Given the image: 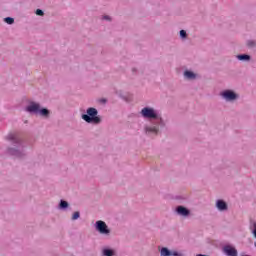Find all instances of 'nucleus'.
<instances>
[{"label":"nucleus","instance_id":"6ab92c4d","mask_svg":"<svg viewBox=\"0 0 256 256\" xmlns=\"http://www.w3.org/2000/svg\"><path fill=\"white\" fill-rule=\"evenodd\" d=\"M170 256H183V255L177 251H172Z\"/></svg>","mask_w":256,"mask_h":256},{"label":"nucleus","instance_id":"4468645a","mask_svg":"<svg viewBox=\"0 0 256 256\" xmlns=\"http://www.w3.org/2000/svg\"><path fill=\"white\" fill-rule=\"evenodd\" d=\"M250 231H251L254 239H256V222H252L250 224Z\"/></svg>","mask_w":256,"mask_h":256},{"label":"nucleus","instance_id":"0eeeda50","mask_svg":"<svg viewBox=\"0 0 256 256\" xmlns=\"http://www.w3.org/2000/svg\"><path fill=\"white\" fill-rule=\"evenodd\" d=\"M222 251L227 256H237L239 253L237 252V248L231 244H226L223 246Z\"/></svg>","mask_w":256,"mask_h":256},{"label":"nucleus","instance_id":"f257e3e1","mask_svg":"<svg viewBox=\"0 0 256 256\" xmlns=\"http://www.w3.org/2000/svg\"><path fill=\"white\" fill-rule=\"evenodd\" d=\"M141 117L143 119H147L148 121H154L153 125H146L144 130L148 135H158L159 134V127H165V119L161 116V112L159 110L146 106L141 109L140 111Z\"/></svg>","mask_w":256,"mask_h":256},{"label":"nucleus","instance_id":"f03ea898","mask_svg":"<svg viewBox=\"0 0 256 256\" xmlns=\"http://www.w3.org/2000/svg\"><path fill=\"white\" fill-rule=\"evenodd\" d=\"M7 141H10L13 147L8 148V155L12 157H23L25 155V145L21 136L17 133H10L6 137Z\"/></svg>","mask_w":256,"mask_h":256},{"label":"nucleus","instance_id":"4be33fe9","mask_svg":"<svg viewBox=\"0 0 256 256\" xmlns=\"http://www.w3.org/2000/svg\"><path fill=\"white\" fill-rule=\"evenodd\" d=\"M196 256H206V255H203V254H197Z\"/></svg>","mask_w":256,"mask_h":256},{"label":"nucleus","instance_id":"f3484780","mask_svg":"<svg viewBox=\"0 0 256 256\" xmlns=\"http://www.w3.org/2000/svg\"><path fill=\"white\" fill-rule=\"evenodd\" d=\"M79 217H81V214H79V212H75L72 216V221H77Z\"/></svg>","mask_w":256,"mask_h":256},{"label":"nucleus","instance_id":"2eb2a0df","mask_svg":"<svg viewBox=\"0 0 256 256\" xmlns=\"http://www.w3.org/2000/svg\"><path fill=\"white\" fill-rule=\"evenodd\" d=\"M67 207H69V203H67V201L65 200H61L59 204V209H67Z\"/></svg>","mask_w":256,"mask_h":256},{"label":"nucleus","instance_id":"ddd939ff","mask_svg":"<svg viewBox=\"0 0 256 256\" xmlns=\"http://www.w3.org/2000/svg\"><path fill=\"white\" fill-rule=\"evenodd\" d=\"M172 251L169 250L167 247H163L160 249L161 256H171Z\"/></svg>","mask_w":256,"mask_h":256},{"label":"nucleus","instance_id":"1a4fd4ad","mask_svg":"<svg viewBox=\"0 0 256 256\" xmlns=\"http://www.w3.org/2000/svg\"><path fill=\"white\" fill-rule=\"evenodd\" d=\"M216 208L218 209V211H227L228 209L227 202L223 200H217Z\"/></svg>","mask_w":256,"mask_h":256},{"label":"nucleus","instance_id":"9d476101","mask_svg":"<svg viewBox=\"0 0 256 256\" xmlns=\"http://www.w3.org/2000/svg\"><path fill=\"white\" fill-rule=\"evenodd\" d=\"M117 252L115 251V249L109 248V247H105L102 249V256H116Z\"/></svg>","mask_w":256,"mask_h":256},{"label":"nucleus","instance_id":"6e6552de","mask_svg":"<svg viewBox=\"0 0 256 256\" xmlns=\"http://www.w3.org/2000/svg\"><path fill=\"white\" fill-rule=\"evenodd\" d=\"M177 215H180V217H189L190 211L185 206H178L176 208Z\"/></svg>","mask_w":256,"mask_h":256},{"label":"nucleus","instance_id":"7ed1b4c3","mask_svg":"<svg viewBox=\"0 0 256 256\" xmlns=\"http://www.w3.org/2000/svg\"><path fill=\"white\" fill-rule=\"evenodd\" d=\"M25 112L30 113V115H40L41 117H49V110L46 108H41V104L35 101H31L25 107Z\"/></svg>","mask_w":256,"mask_h":256},{"label":"nucleus","instance_id":"aec40b11","mask_svg":"<svg viewBox=\"0 0 256 256\" xmlns=\"http://www.w3.org/2000/svg\"><path fill=\"white\" fill-rule=\"evenodd\" d=\"M36 15L43 16L44 15L43 10L37 9L36 10Z\"/></svg>","mask_w":256,"mask_h":256},{"label":"nucleus","instance_id":"a211bd4d","mask_svg":"<svg viewBox=\"0 0 256 256\" xmlns=\"http://www.w3.org/2000/svg\"><path fill=\"white\" fill-rule=\"evenodd\" d=\"M180 37H181V39H187V32L185 30H181Z\"/></svg>","mask_w":256,"mask_h":256},{"label":"nucleus","instance_id":"20e7f679","mask_svg":"<svg viewBox=\"0 0 256 256\" xmlns=\"http://www.w3.org/2000/svg\"><path fill=\"white\" fill-rule=\"evenodd\" d=\"M81 117L86 123H92L93 125H99V123H101V117H99V111H97V108H88L86 110V114H82Z\"/></svg>","mask_w":256,"mask_h":256},{"label":"nucleus","instance_id":"dca6fc26","mask_svg":"<svg viewBox=\"0 0 256 256\" xmlns=\"http://www.w3.org/2000/svg\"><path fill=\"white\" fill-rule=\"evenodd\" d=\"M5 23H7V25H13L15 23V19H13L12 17H6L4 18Z\"/></svg>","mask_w":256,"mask_h":256},{"label":"nucleus","instance_id":"39448f33","mask_svg":"<svg viewBox=\"0 0 256 256\" xmlns=\"http://www.w3.org/2000/svg\"><path fill=\"white\" fill-rule=\"evenodd\" d=\"M94 227L96 231L100 233V235H106V236L111 235V230L109 229V226H107V223H105V221L103 220L96 221Z\"/></svg>","mask_w":256,"mask_h":256},{"label":"nucleus","instance_id":"423d86ee","mask_svg":"<svg viewBox=\"0 0 256 256\" xmlns=\"http://www.w3.org/2000/svg\"><path fill=\"white\" fill-rule=\"evenodd\" d=\"M220 97L228 103H233V101H237L239 99V94L235 93L233 90H224L220 93Z\"/></svg>","mask_w":256,"mask_h":256},{"label":"nucleus","instance_id":"9b49d317","mask_svg":"<svg viewBox=\"0 0 256 256\" xmlns=\"http://www.w3.org/2000/svg\"><path fill=\"white\" fill-rule=\"evenodd\" d=\"M185 79H188L192 81L193 79H196L197 75L193 71L186 70L184 72Z\"/></svg>","mask_w":256,"mask_h":256},{"label":"nucleus","instance_id":"f8f14e48","mask_svg":"<svg viewBox=\"0 0 256 256\" xmlns=\"http://www.w3.org/2000/svg\"><path fill=\"white\" fill-rule=\"evenodd\" d=\"M236 57H237L238 61H250L251 60V56H249L247 54L237 55Z\"/></svg>","mask_w":256,"mask_h":256},{"label":"nucleus","instance_id":"412c9836","mask_svg":"<svg viewBox=\"0 0 256 256\" xmlns=\"http://www.w3.org/2000/svg\"><path fill=\"white\" fill-rule=\"evenodd\" d=\"M103 19H104L105 21H111V17H109V16H103Z\"/></svg>","mask_w":256,"mask_h":256}]
</instances>
